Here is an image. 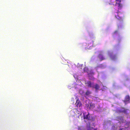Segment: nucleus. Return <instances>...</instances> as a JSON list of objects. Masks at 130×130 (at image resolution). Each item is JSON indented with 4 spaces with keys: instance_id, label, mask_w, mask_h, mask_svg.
Here are the masks:
<instances>
[{
    "instance_id": "nucleus-3",
    "label": "nucleus",
    "mask_w": 130,
    "mask_h": 130,
    "mask_svg": "<svg viewBox=\"0 0 130 130\" xmlns=\"http://www.w3.org/2000/svg\"><path fill=\"white\" fill-rule=\"evenodd\" d=\"M83 118L84 119H86L88 120L91 119L90 115L89 113L87 114L86 112L84 113H83Z\"/></svg>"
},
{
    "instance_id": "nucleus-12",
    "label": "nucleus",
    "mask_w": 130,
    "mask_h": 130,
    "mask_svg": "<svg viewBox=\"0 0 130 130\" xmlns=\"http://www.w3.org/2000/svg\"><path fill=\"white\" fill-rule=\"evenodd\" d=\"M123 129V128H120L119 129V130H122V129Z\"/></svg>"
},
{
    "instance_id": "nucleus-10",
    "label": "nucleus",
    "mask_w": 130,
    "mask_h": 130,
    "mask_svg": "<svg viewBox=\"0 0 130 130\" xmlns=\"http://www.w3.org/2000/svg\"><path fill=\"white\" fill-rule=\"evenodd\" d=\"M91 93V92L89 90H87L85 93V95H88L90 94Z\"/></svg>"
},
{
    "instance_id": "nucleus-2",
    "label": "nucleus",
    "mask_w": 130,
    "mask_h": 130,
    "mask_svg": "<svg viewBox=\"0 0 130 130\" xmlns=\"http://www.w3.org/2000/svg\"><path fill=\"white\" fill-rule=\"evenodd\" d=\"M116 2H119V3H116L115 4V6H117L118 7V9L119 10L120 9H121L122 7V4L120 3L121 2V0H116Z\"/></svg>"
},
{
    "instance_id": "nucleus-7",
    "label": "nucleus",
    "mask_w": 130,
    "mask_h": 130,
    "mask_svg": "<svg viewBox=\"0 0 130 130\" xmlns=\"http://www.w3.org/2000/svg\"><path fill=\"white\" fill-rule=\"evenodd\" d=\"M86 84H87V86L88 87H92L93 85V83H92L90 81H88L87 83H86Z\"/></svg>"
},
{
    "instance_id": "nucleus-6",
    "label": "nucleus",
    "mask_w": 130,
    "mask_h": 130,
    "mask_svg": "<svg viewBox=\"0 0 130 130\" xmlns=\"http://www.w3.org/2000/svg\"><path fill=\"white\" fill-rule=\"evenodd\" d=\"M92 88H95L96 90H97L100 89V86L98 84H96L94 85H93Z\"/></svg>"
},
{
    "instance_id": "nucleus-13",
    "label": "nucleus",
    "mask_w": 130,
    "mask_h": 130,
    "mask_svg": "<svg viewBox=\"0 0 130 130\" xmlns=\"http://www.w3.org/2000/svg\"><path fill=\"white\" fill-rule=\"evenodd\" d=\"M125 110H124V111L123 112H124L125 111Z\"/></svg>"
},
{
    "instance_id": "nucleus-9",
    "label": "nucleus",
    "mask_w": 130,
    "mask_h": 130,
    "mask_svg": "<svg viewBox=\"0 0 130 130\" xmlns=\"http://www.w3.org/2000/svg\"><path fill=\"white\" fill-rule=\"evenodd\" d=\"M130 100V97L129 95H126L125 97V100L123 101L124 102H125L129 101Z\"/></svg>"
},
{
    "instance_id": "nucleus-5",
    "label": "nucleus",
    "mask_w": 130,
    "mask_h": 130,
    "mask_svg": "<svg viewBox=\"0 0 130 130\" xmlns=\"http://www.w3.org/2000/svg\"><path fill=\"white\" fill-rule=\"evenodd\" d=\"M119 11V10H118L117 11V15H115V17L118 20H119V21L120 22H122L123 21V19L121 17H120L119 16V15L118 14V12Z\"/></svg>"
},
{
    "instance_id": "nucleus-11",
    "label": "nucleus",
    "mask_w": 130,
    "mask_h": 130,
    "mask_svg": "<svg viewBox=\"0 0 130 130\" xmlns=\"http://www.w3.org/2000/svg\"><path fill=\"white\" fill-rule=\"evenodd\" d=\"M118 31L117 30H116L114 32V34H116L117 33H118Z\"/></svg>"
},
{
    "instance_id": "nucleus-4",
    "label": "nucleus",
    "mask_w": 130,
    "mask_h": 130,
    "mask_svg": "<svg viewBox=\"0 0 130 130\" xmlns=\"http://www.w3.org/2000/svg\"><path fill=\"white\" fill-rule=\"evenodd\" d=\"M75 105L77 107H80L82 106V104H81L80 101L78 100H77Z\"/></svg>"
},
{
    "instance_id": "nucleus-8",
    "label": "nucleus",
    "mask_w": 130,
    "mask_h": 130,
    "mask_svg": "<svg viewBox=\"0 0 130 130\" xmlns=\"http://www.w3.org/2000/svg\"><path fill=\"white\" fill-rule=\"evenodd\" d=\"M98 57L101 61L105 59V58L104 57L103 55L101 54H99L98 56Z\"/></svg>"
},
{
    "instance_id": "nucleus-1",
    "label": "nucleus",
    "mask_w": 130,
    "mask_h": 130,
    "mask_svg": "<svg viewBox=\"0 0 130 130\" xmlns=\"http://www.w3.org/2000/svg\"><path fill=\"white\" fill-rule=\"evenodd\" d=\"M87 109L88 110H90L93 109L95 107L94 104L91 103H90L88 104H87L86 105Z\"/></svg>"
}]
</instances>
